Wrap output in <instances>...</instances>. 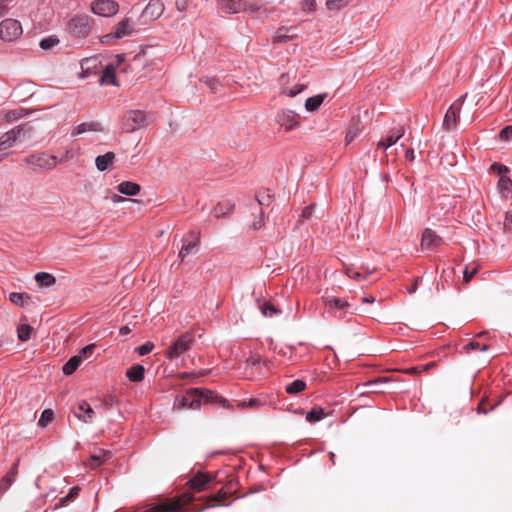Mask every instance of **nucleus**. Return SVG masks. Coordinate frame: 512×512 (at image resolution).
Segmentation results:
<instances>
[{
    "instance_id": "obj_39",
    "label": "nucleus",
    "mask_w": 512,
    "mask_h": 512,
    "mask_svg": "<svg viewBox=\"0 0 512 512\" xmlns=\"http://www.w3.org/2000/svg\"><path fill=\"white\" fill-rule=\"evenodd\" d=\"M383 383H386V380L379 379L376 381H370V382L366 383L365 385L370 388L369 392L382 393V392H384V390H382L379 386Z\"/></svg>"
},
{
    "instance_id": "obj_53",
    "label": "nucleus",
    "mask_w": 512,
    "mask_h": 512,
    "mask_svg": "<svg viewBox=\"0 0 512 512\" xmlns=\"http://www.w3.org/2000/svg\"><path fill=\"white\" fill-rule=\"evenodd\" d=\"M188 7V0H176V8L179 12H184Z\"/></svg>"
},
{
    "instance_id": "obj_20",
    "label": "nucleus",
    "mask_w": 512,
    "mask_h": 512,
    "mask_svg": "<svg viewBox=\"0 0 512 512\" xmlns=\"http://www.w3.org/2000/svg\"><path fill=\"white\" fill-rule=\"evenodd\" d=\"M459 110L460 106L455 107L454 105L450 106V108L446 111L443 120V127L446 130H453L456 128L457 120L459 118Z\"/></svg>"
},
{
    "instance_id": "obj_40",
    "label": "nucleus",
    "mask_w": 512,
    "mask_h": 512,
    "mask_svg": "<svg viewBox=\"0 0 512 512\" xmlns=\"http://www.w3.org/2000/svg\"><path fill=\"white\" fill-rule=\"evenodd\" d=\"M96 62L97 60L94 59V58H90V59H84L82 62H81V67L83 69V72L81 73V77L84 78V77H87L89 75L88 73V70L90 69V64H92L93 67H95L96 65Z\"/></svg>"
},
{
    "instance_id": "obj_60",
    "label": "nucleus",
    "mask_w": 512,
    "mask_h": 512,
    "mask_svg": "<svg viewBox=\"0 0 512 512\" xmlns=\"http://www.w3.org/2000/svg\"><path fill=\"white\" fill-rule=\"evenodd\" d=\"M126 199L118 194H114L111 196V201L113 203H121L123 201H125Z\"/></svg>"
},
{
    "instance_id": "obj_36",
    "label": "nucleus",
    "mask_w": 512,
    "mask_h": 512,
    "mask_svg": "<svg viewBox=\"0 0 512 512\" xmlns=\"http://www.w3.org/2000/svg\"><path fill=\"white\" fill-rule=\"evenodd\" d=\"M80 147L76 148V149H68L65 151V153L58 158V164L59 163H64V162H67L71 159H74L77 155L80 154Z\"/></svg>"
},
{
    "instance_id": "obj_12",
    "label": "nucleus",
    "mask_w": 512,
    "mask_h": 512,
    "mask_svg": "<svg viewBox=\"0 0 512 512\" xmlns=\"http://www.w3.org/2000/svg\"><path fill=\"white\" fill-rule=\"evenodd\" d=\"M27 162L41 169L51 170L58 165V157L47 153H36L29 156Z\"/></svg>"
},
{
    "instance_id": "obj_1",
    "label": "nucleus",
    "mask_w": 512,
    "mask_h": 512,
    "mask_svg": "<svg viewBox=\"0 0 512 512\" xmlns=\"http://www.w3.org/2000/svg\"><path fill=\"white\" fill-rule=\"evenodd\" d=\"M220 9L227 14L257 13L261 4L256 0H217Z\"/></svg>"
},
{
    "instance_id": "obj_58",
    "label": "nucleus",
    "mask_w": 512,
    "mask_h": 512,
    "mask_svg": "<svg viewBox=\"0 0 512 512\" xmlns=\"http://www.w3.org/2000/svg\"><path fill=\"white\" fill-rule=\"evenodd\" d=\"M312 212H313V206L312 205L307 206L302 211V217L308 218L312 215Z\"/></svg>"
},
{
    "instance_id": "obj_15",
    "label": "nucleus",
    "mask_w": 512,
    "mask_h": 512,
    "mask_svg": "<svg viewBox=\"0 0 512 512\" xmlns=\"http://www.w3.org/2000/svg\"><path fill=\"white\" fill-rule=\"evenodd\" d=\"M290 78L287 74H282L279 78V84L281 88V93L288 97H295L299 93H301L305 89V85L301 83H294L293 85H289Z\"/></svg>"
},
{
    "instance_id": "obj_4",
    "label": "nucleus",
    "mask_w": 512,
    "mask_h": 512,
    "mask_svg": "<svg viewBox=\"0 0 512 512\" xmlns=\"http://www.w3.org/2000/svg\"><path fill=\"white\" fill-rule=\"evenodd\" d=\"M93 20L88 15H75L67 25L71 34L78 37H86L92 30Z\"/></svg>"
},
{
    "instance_id": "obj_13",
    "label": "nucleus",
    "mask_w": 512,
    "mask_h": 512,
    "mask_svg": "<svg viewBox=\"0 0 512 512\" xmlns=\"http://www.w3.org/2000/svg\"><path fill=\"white\" fill-rule=\"evenodd\" d=\"M103 130V126L100 122L87 121L73 124L70 134L72 137H79L86 133H100L103 132Z\"/></svg>"
},
{
    "instance_id": "obj_62",
    "label": "nucleus",
    "mask_w": 512,
    "mask_h": 512,
    "mask_svg": "<svg viewBox=\"0 0 512 512\" xmlns=\"http://www.w3.org/2000/svg\"><path fill=\"white\" fill-rule=\"evenodd\" d=\"M68 500H69V499H68V497H67V496L62 497V498L59 500V503L56 505V507H55V508L57 509V508L64 507V506L66 505V503H67V501H68Z\"/></svg>"
},
{
    "instance_id": "obj_56",
    "label": "nucleus",
    "mask_w": 512,
    "mask_h": 512,
    "mask_svg": "<svg viewBox=\"0 0 512 512\" xmlns=\"http://www.w3.org/2000/svg\"><path fill=\"white\" fill-rule=\"evenodd\" d=\"M285 31L284 28H280L277 32H276V40L278 41H283V40H286L287 38H289V36H286L283 32Z\"/></svg>"
},
{
    "instance_id": "obj_14",
    "label": "nucleus",
    "mask_w": 512,
    "mask_h": 512,
    "mask_svg": "<svg viewBox=\"0 0 512 512\" xmlns=\"http://www.w3.org/2000/svg\"><path fill=\"white\" fill-rule=\"evenodd\" d=\"M164 13V4L160 0H150L144 8L141 17L145 21H154L159 19Z\"/></svg>"
},
{
    "instance_id": "obj_29",
    "label": "nucleus",
    "mask_w": 512,
    "mask_h": 512,
    "mask_svg": "<svg viewBox=\"0 0 512 512\" xmlns=\"http://www.w3.org/2000/svg\"><path fill=\"white\" fill-rule=\"evenodd\" d=\"M9 300L20 307H24L31 301V297L27 293L12 292L9 294Z\"/></svg>"
},
{
    "instance_id": "obj_37",
    "label": "nucleus",
    "mask_w": 512,
    "mask_h": 512,
    "mask_svg": "<svg viewBox=\"0 0 512 512\" xmlns=\"http://www.w3.org/2000/svg\"><path fill=\"white\" fill-rule=\"evenodd\" d=\"M58 43H59L58 38H56V37H48V38L42 39L40 41L39 45H40V47L43 50H48V49L53 48L54 46H56Z\"/></svg>"
},
{
    "instance_id": "obj_47",
    "label": "nucleus",
    "mask_w": 512,
    "mask_h": 512,
    "mask_svg": "<svg viewBox=\"0 0 512 512\" xmlns=\"http://www.w3.org/2000/svg\"><path fill=\"white\" fill-rule=\"evenodd\" d=\"M463 273H464V276H463L464 282H469L472 279V277L477 273V267L472 266L470 268L467 266Z\"/></svg>"
},
{
    "instance_id": "obj_38",
    "label": "nucleus",
    "mask_w": 512,
    "mask_h": 512,
    "mask_svg": "<svg viewBox=\"0 0 512 512\" xmlns=\"http://www.w3.org/2000/svg\"><path fill=\"white\" fill-rule=\"evenodd\" d=\"M261 312L266 317H273L280 313L273 305L266 303L261 307Z\"/></svg>"
},
{
    "instance_id": "obj_5",
    "label": "nucleus",
    "mask_w": 512,
    "mask_h": 512,
    "mask_svg": "<svg viewBox=\"0 0 512 512\" xmlns=\"http://www.w3.org/2000/svg\"><path fill=\"white\" fill-rule=\"evenodd\" d=\"M23 33L21 23L12 18H6L0 22V39L4 42H12Z\"/></svg>"
},
{
    "instance_id": "obj_30",
    "label": "nucleus",
    "mask_w": 512,
    "mask_h": 512,
    "mask_svg": "<svg viewBox=\"0 0 512 512\" xmlns=\"http://www.w3.org/2000/svg\"><path fill=\"white\" fill-rule=\"evenodd\" d=\"M111 458V453L106 450L99 449L97 452L91 455V461L95 463L91 465L92 468L101 465Z\"/></svg>"
},
{
    "instance_id": "obj_7",
    "label": "nucleus",
    "mask_w": 512,
    "mask_h": 512,
    "mask_svg": "<svg viewBox=\"0 0 512 512\" xmlns=\"http://www.w3.org/2000/svg\"><path fill=\"white\" fill-rule=\"evenodd\" d=\"M275 121L286 132L292 131L301 125L300 115L290 109L280 111Z\"/></svg>"
},
{
    "instance_id": "obj_33",
    "label": "nucleus",
    "mask_w": 512,
    "mask_h": 512,
    "mask_svg": "<svg viewBox=\"0 0 512 512\" xmlns=\"http://www.w3.org/2000/svg\"><path fill=\"white\" fill-rule=\"evenodd\" d=\"M32 327L29 324H20L17 328L18 339L22 342H26L31 338Z\"/></svg>"
},
{
    "instance_id": "obj_19",
    "label": "nucleus",
    "mask_w": 512,
    "mask_h": 512,
    "mask_svg": "<svg viewBox=\"0 0 512 512\" xmlns=\"http://www.w3.org/2000/svg\"><path fill=\"white\" fill-rule=\"evenodd\" d=\"M442 238L430 228H426L422 233L421 245L426 249H433L442 244Z\"/></svg>"
},
{
    "instance_id": "obj_10",
    "label": "nucleus",
    "mask_w": 512,
    "mask_h": 512,
    "mask_svg": "<svg viewBox=\"0 0 512 512\" xmlns=\"http://www.w3.org/2000/svg\"><path fill=\"white\" fill-rule=\"evenodd\" d=\"M134 27L131 18L125 17L119 21L113 31L103 36L102 41L108 42L111 40L121 39L130 36L133 33Z\"/></svg>"
},
{
    "instance_id": "obj_55",
    "label": "nucleus",
    "mask_w": 512,
    "mask_h": 512,
    "mask_svg": "<svg viewBox=\"0 0 512 512\" xmlns=\"http://www.w3.org/2000/svg\"><path fill=\"white\" fill-rule=\"evenodd\" d=\"M264 225V218L262 215H259L253 222V227L255 229H260Z\"/></svg>"
},
{
    "instance_id": "obj_31",
    "label": "nucleus",
    "mask_w": 512,
    "mask_h": 512,
    "mask_svg": "<svg viewBox=\"0 0 512 512\" xmlns=\"http://www.w3.org/2000/svg\"><path fill=\"white\" fill-rule=\"evenodd\" d=\"M80 364V356H73L64 364L62 371L65 375H71L77 370Z\"/></svg>"
},
{
    "instance_id": "obj_35",
    "label": "nucleus",
    "mask_w": 512,
    "mask_h": 512,
    "mask_svg": "<svg viewBox=\"0 0 512 512\" xmlns=\"http://www.w3.org/2000/svg\"><path fill=\"white\" fill-rule=\"evenodd\" d=\"M53 411L51 409H45L38 420V425L41 427L47 426L53 420Z\"/></svg>"
},
{
    "instance_id": "obj_45",
    "label": "nucleus",
    "mask_w": 512,
    "mask_h": 512,
    "mask_svg": "<svg viewBox=\"0 0 512 512\" xmlns=\"http://www.w3.org/2000/svg\"><path fill=\"white\" fill-rule=\"evenodd\" d=\"M200 395H201V405L203 403L215 401L214 394L210 390H201L200 389Z\"/></svg>"
},
{
    "instance_id": "obj_32",
    "label": "nucleus",
    "mask_w": 512,
    "mask_h": 512,
    "mask_svg": "<svg viewBox=\"0 0 512 512\" xmlns=\"http://www.w3.org/2000/svg\"><path fill=\"white\" fill-rule=\"evenodd\" d=\"M306 383L301 379H296L292 381L291 383L287 384L285 387V391L288 394H298L305 390Z\"/></svg>"
},
{
    "instance_id": "obj_50",
    "label": "nucleus",
    "mask_w": 512,
    "mask_h": 512,
    "mask_svg": "<svg viewBox=\"0 0 512 512\" xmlns=\"http://www.w3.org/2000/svg\"><path fill=\"white\" fill-rule=\"evenodd\" d=\"M346 274H347V276L350 279H353V280H360V279H362L361 274L358 271H356V270H354L352 268L347 269Z\"/></svg>"
},
{
    "instance_id": "obj_11",
    "label": "nucleus",
    "mask_w": 512,
    "mask_h": 512,
    "mask_svg": "<svg viewBox=\"0 0 512 512\" xmlns=\"http://www.w3.org/2000/svg\"><path fill=\"white\" fill-rule=\"evenodd\" d=\"M491 168L499 175L498 190L502 197L508 198L512 195V180L507 176L508 168L501 164H493Z\"/></svg>"
},
{
    "instance_id": "obj_26",
    "label": "nucleus",
    "mask_w": 512,
    "mask_h": 512,
    "mask_svg": "<svg viewBox=\"0 0 512 512\" xmlns=\"http://www.w3.org/2000/svg\"><path fill=\"white\" fill-rule=\"evenodd\" d=\"M145 368L142 365H134L130 367L127 372V378L132 382H140L144 379Z\"/></svg>"
},
{
    "instance_id": "obj_52",
    "label": "nucleus",
    "mask_w": 512,
    "mask_h": 512,
    "mask_svg": "<svg viewBox=\"0 0 512 512\" xmlns=\"http://www.w3.org/2000/svg\"><path fill=\"white\" fill-rule=\"evenodd\" d=\"M205 84L207 87H209L211 90H216L218 87V82L215 78L208 77L205 79Z\"/></svg>"
},
{
    "instance_id": "obj_46",
    "label": "nucleus",
    "mask_w": 512,
    "mask_h": 512,
    "mask_svg": "<svg viewBox=\"0 0 512 512\" xmlns=\"http://www.w3.org/2000/svg\"><path fill=\"white\" fill-rule=\"evenodd\" d=\"M499 137L503 141H509L512 139V125L506 126L500 131Z\"/></svg>"
},
{
    "instance_id": "obj_27",
    "label": "nucleus",
    "mask_w": 512,
    "mask_h": 512,
    "mask_svg": "<svg viewBox=\"0 0 512 512\" xmlns=\"http://www.w3.org/2000/svg\"><path fill=\"white\" fill-rule=\"evenodd\" d=\"M325 97H326V94H318V95L307 98L305 101V109L308 112L317 111L320 108V106L322 105Z\"/></svg>"
},
{
    "instance_id": "obj_44",
    "label": "nucleus",
    "mask_w": 512,
    "mask_h": 512,
    "mask_svg": "<svg viewBox=\"0 0 512 512\" xmlns=\"http://www.w3.org/2000/svg\"><path fill=\"white\" fill-rule=\"evenodd\" d=\"M16 468L12 469L9 473H7L5 475V477L3 478V482L5 483L6 487L5 489H8L12 483L14 482L15 478H16Z\"/></svg>"
},
{
    "instance_id": "obj_49",
    "label": "nucleus",
    "mask_w": 512,
    "mask_h": 512,
    "mask_svg": "<svg viewBox=\"0 0 512 512\" xmlns=\"http://www.w3.org/2000/svg\"><path fill=\"white\" fill-rule=\"evenodd\" d=\"M358 132H359L358 129H350L346 133V136H345L346 144L351 143L356 138V136L358 135Z\"/></svg>"
},
{
    "instance_id": "obj_9",
    "label": "nucleus",
    "mask_w": 512,
    "mask_h": 512,
    "mask_svg": "<svg viewBox=\"0 0 512 512\" xmlns=\"http://www.w3.org/2000/svg\"><path fill=\"white\" fill-rule=\"evenodd\" d=\"M20 134V129H12L0 137V162L12 153V148L18 142Z\"/></svg>"
},
{
    "instance_id": "obj_2",
    "label": "nucleus",
    "mask_w": 512,
    "mask_h": 512,
    "mask_svg": "<svg viewBox=\"0 0 512 512\" xmlns=\"http://www.w3.org/2000/svg\"><path fill=\"white\" fill-rule=\"evenodd\" d=\"M193 343V336L189 333L180 335L164 352V355L169 360L178 359L185 352H187Z\"/></svg>"
},
{
    "instance_id": "obj_64",
    "label": "nucleus",
    "mask_w": 512,
    "mask_h": 512,
    "mask_svg": "<svg viewBox=\"0 0 512 512\" xmlns=\"http://www.w3.org/2000/svg\"><path fill=\"white\" fill-rule=\"evenodd\" d=\"M130 331L131 330H130V328L128 326H124V327L120 328V333L121 334H128V333H130Z\"/></svg>"
},
{
    "instance_id": "obj_17",
    "label": "nucleus",
    "mask_w": 512,
    "mask_h": 512,
    "mask_svg": "<svg viewBox=\"0 0 512 512\" xmlns=\"http://www.w3.org/2000/svg\"><path fill=\"white\" fill-rule=\"evenodd\" d=\"M75 417L84 423H92L95 417V411L88 402L82 400L77 404Z\"/></svg>"
},
{
    "instance_id": "obj_63",
    "label": "nucleus",
    "mask_w": 512,
    "mask_h": 512,
    "mask_svg": "<svg viewBox=\"0 0 512 512\" xmlns=\"http://www.w3.org/2000/svg\"><path fill=\"white\" fill-rule=\"evenodd\" d=\"M363 302L364 303H374L375 302V297L373 296H366L363 298Z\"/></svg>"
},
{
    "instance_id": "obj_18",
    "label": "nucleus",
    "mask_w": 512,
    "mask_h": 512,
    "mask_svg": "<svg viewBox=\"0 0 512 512\" xmlns=\"http://www.w3.org/2000/svg\"><path fill=\"white\" fill-rule=\"evenodd\" d=\"M405 134L403 127L394 128L385 139L380 140L377 143L379 149L386 150L395 145Z\"/></svg>"
},
{
    "instance_id": "obj_43",
    "label": "nucleus",
    "mask_w": 512,
    "mask_h": 512,
    "mask_svg": "<svg viewBox=\"0 0 512 512\" xmlns=\"http://www.w3.org/2000/svg\"><path fill=\"white\" fill-rule=\"evenodd\" d=\"M95 345L90 344L85 347H83L80 352L76 356H80V362L82 363L83 360L87 359L88 356L92 354V351L94 349Z\"/></svg>"
},
{
    "instance_id": "obj_48",
    "label": "nucleus",
    "mask_w": 512,
    "mask_h": 512,
    "mask_svg": "<svg viewBox=\"0 0 512 512\" xmlns=\"http://www.w3.org/2000/svg\"><path fill=\"white\" fill-rule=\"evenodd\" d=\"M504 228L506 231L512 233V209L506 213Z\"/></svg>"
},
{
    "instance_id": "obj_41",
    "label": "nucleus",
    "mask_w": 512,
    "mask_h": 512,
    "mask_svg": "<svg viewBox=\"0 0 512 512\" xmlns=\"http://www.w3.org/2000/svg\"><path fill=\"white\" fill-rule=\"evenodd\" d=\"M346 0H327L326 7L329 10H339L346 5Z\"/></svg>"
},
{
    "instance_id": "obj_34",
    "label": "nucleus",
    "mask_w": 512,
    "mask_h": 512,
    "mask_svg": "<svg viewBox=\"0 0 512 512\" xmlns=\"http://www.w3.org/2000/svg\"><path fill=\"white\" fill-rule=\"evenodd\" d=\"M325 414L322 408L317 407L308 411L306 414V420L310 423L320 421L324 418Z\"/></svg>"
},
{
    "instance_id": "obj_57",
    "label": "nucleus",
    "mask_w": 512,
    "mask_h": 512,
    "mask_svg": "<svg viewBox=\"0 0 512 512\" xmlns=\"http://www.w3.org/2000/svg\"><path fill=\"white\" fill-rule=\"evenodd\" d=\"M79 488L78 487H73L70 489L68 495H66L68 497V499H74L76 496H78L79 494Z\"/></svg>"
},
{
    "instance_id": "obj_23",
    "label": "nucleus",
    "mask_w": 512,
    "mask_h": 512,
    "mask_svg": "<svg viewBox=\"0 0 512 512\" xmlns=\"http://www.w3.org/2000/svg\"><path fill=\"white\" fill-rule=\"evenodd\" d=\"M115 154L113 152H107L103 155L96 157L95 165L100 172L106 171L114 162Z\"/></svg>"
},
{
    "instance_id": "obj_22",
    "label": "nucleus",
    "mask_w": 512,
    "mask_h": 512,
    "mask_svg": "<svg viewBox=\"0 0 512 512\" xmlns=\"http://www.w3.org/2000/svg\"><path fill=\"white\" fill-rule=\"evenodd\" d=\"M323 301L326 306L336 308L339 311H343L344 313L348 312V310L350 309L349 303L343 298L326 296L323 298Z\"/></svg>"
},
{
    "instance_id": "obj_54",
    "label": "nucleus",
    "mask_w": 512,
    "mask_h": 512,
    "mask_svg": "<svg viewBox=\"0 0 512 512\" xmlns=\"http://www.w3.org/2000/svg\"><path fill=\"white\" fill-rule=\"evenodd\" d=\"M465 349L471 348V349H480L481 351H486L488 349L487 345L479 346L478 343L471 342L468 345L464 347Z\"/></svg>"
},
{
    "instance_id": "obj_6",
    "label": "nucleus",
    "mask_w": 512,
    "mask_h": 512,
    "mask_svg": "<svg viewBox=\"0 0 512 512\" xmlns=\"http://www.w3.org/2000/svg\"><path fill=\"white\" fill-rule=\"evenodd\" d=\"M119 4L114 0H94L90 4L91 12L99 17L111 18L119 12Z\"/></svg>"
},
{
    "instance_id": "obj_51",
    "label": "nucleus",
    "mask_w": 512,
    "mask_h": 512,
    "mask_svg": "<svg viewBox=\"0 0 512 512\" xmlns=\"http://www.w3.org/2000/svg\"><path fill=\"white\" fill-rule=\"evenodd\" d=\"M10 3L11 0H0V17L9 10Z\"/></svg>"
},
{
    "instance_id": "obj_24",
    "label": "nucleus",
    "mask_w": 512,
    "mask_h": 512,
    "mask_svg": "<svg viewBox=\"0 0 512 512\" xmlns=\"http://www.w3.org/2000/svg\"><path fill=\"white\" fill-rule=\"evenodd\" d=\"M117 190L119 193L127 195V196H135L137 195L141 187L139 184L132 182V181H123L118 184Z\"/></svg>"
},
{
    "instance_id": "obj_3",
    "label": "nucleus",
    "mask_w": 512,
    "mask_h": 512,
    "mask_svg": "<svg viewBox=\"0 0 512 512\" xmlns=\"http://www.w3.org/2000/svg\"><path fill=\"white\" fill-rule=\"evenodd\" d=\"M201 406V395L200 389L193 388L188 390L183 395H178L173 403V408L175 410L182 409H198Z\"/></svg>"
},
{
    "instance_id": "obj_16",
    "label": "nucleus",
    "mask_w": 512,
    "mask_h": 512,
    "mask_svg": "<svg viewBox=\"0 0 512 512\" xmlns=\"http://www.w3.org/2000/svg\"><path fill=\"white\" fill-rule=\"evenodd\" d=\"M200 243V235L196 232H190L179 251V258L184 260L193 253Z\"/></svg>"
},
{
    "instance_id": "obj_42",
    "label": "nucleus",
    "mask_w": 512,
    "mask_h": 512,
    "mask_svg": "<svg viewBox=\"0 0 512 512\" xmlns=\"http://www.w3.org/2000/svg\"><path fill=\"white\" fill-rule=\"evenodd\" d=\"M154 348V344L150 341L144 343L143 345L139 346L136 348V352L140 355V356H144V355H147L148 353H150Z\"/></svg>"
},
{
    "instance_id": "obj_61",
    "label": "nucleus",
    "mask_w": 512,
    "mask_h": 512,
    "mask_svg": "<svg viewBox=\"0 0 512 512\" xmlns=\"http://www.w3.org/2000/svg\"><path fill=\"white\" fill-rule=\"evenodd\" d=\"M405 157L409 161H413L415 159V154L413 149H408L405 153Z\"/></svg>"
},
{
    "instance_id": "obj_25",
    "label": "nucleus",
    "mask_w": 512,
    "mask_h": 512,
    "mask_svg": "<svg viewBox=\"0 0 512 512\" xmlns=\"http://www.w3.org/2000/svg\"><path fill=\"white\" fill-rule=\"evenodd\" d=\"M210 480L211 479L208 475L204 473H198L188 481V485L195 491H201Z\"/></svg>"
},
{
    "instance_id": "obj_21",
    "label": "nucleus",
    "mask_w": 512,
    "mask_h": 512,
    "mask_svg": "<svg viewBox=\"0 0 512 512\" xmlns=\"http://www.w3.org/2000/svg\"><path fill=\"white\" fill-rule=\"evenodd\" d=\"M100 81L101 84L119 86V84L116 81V65L114 63H109L106 65Z\"/></svg>"
},
{
    "instance_id": "obj_8",
    "label": "nucleus",
    "mask_w": 512,
    "mask_h": 512,
    "mask_svg": "<svg viewBox=\"0 0 512 512\" xmlns=\"http://www.w3.org/2000/svg\"><path fill=\"white\" fill-rule=\"evenodd\" d=\"M147 125V116L141 110H132L125 114L123 126L126 132H134Z\"/></svg>"
},
{
    "instance_id": "obj_28",
    "label": "nucleus",
    "mask_w": 512,
    "mask_h": 512,
    "mask_svg": "<svg viewBox=\"0 0 512 512\" xmlns=\"http://www.w3.org/2000/svg\"><path fill=\"white\" fill-rule=\"evenodd\" d=\"M35 281L41 286V287H51L56 283V278L47 272H38L35 275Z\"/></svg>"
},
{
    "instance_id": "obj_59",
    "label": "nucleus",
    "mask_w": 512,
    "mask_h": 512,
    "mask_svg": "<svg viewBox=\"0 0 512 512\" xmlns=\"http://www.w3.org/2000/svg\"><path fill=\"white\" fill-rule=\"evenodd\" d=\"M125 61V56L123 54H117L115 56V62H113L116 65V68L120 66Z\"/></svg>"
}]
</instances>
